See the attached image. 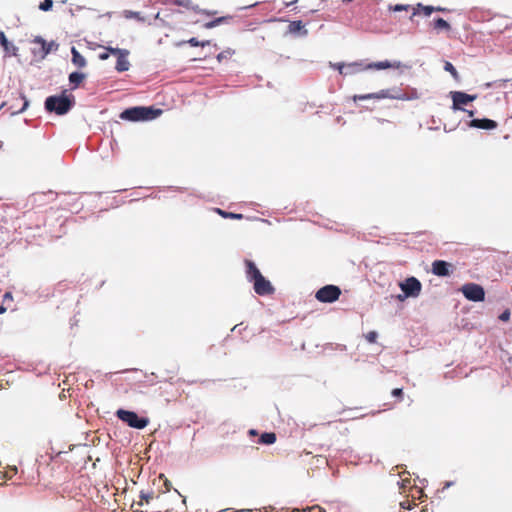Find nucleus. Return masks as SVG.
<instances>
[{"label": "nucleus", "instance_id": "f257e3e1", "mask_svg": "<svg viewBox=\"0 0 512 512\" xmlns=\"http://www.w3.org/2000/svg\"><path fill=\"white\" fill-rule=\"evenodd\" d=\"M246 277L249 282L253 283V289L260 296L272 295L275 288L269 280H267L251 260H245Z\"/></svg>", "mask_w": 512, "mask_h": 512}, {"label": "nucleus", "instance_id": "f03ea898", "mask_svg": "<svg viewBox=\"0 0 512 512\" xmlns=\"http://www.w3.org/2000/svg\"><path fill=\"white\" fill-rule=\"evenodd\" d=\"M162 111L160 109H154L152 107L135 106L125 109L121 112L120 118L122 120L137 122V121H148L158 117Z\"/></svg>", "mask_w": 512, "mask_h": 512}, {"label": "nucleus", "instance_id": "7ed1b4c3", "mask_svg": "<svg viewBox=\"0 0 512 512\" xmlns=\"http://www.w3.org/2000/svg\"><path fill=\"white\" fill-rule=\"evenodd\" d=\"M73 106V102L68 96H49L45 100V108L49 112H55L58 115L66 114Z\"/></svg>", "mask_w": 512, "mask_h": 512}, {"label": "nucleus", "instance_id": "20e7f679", "mask_svg": "<svg viewBox=\"0 0 512 512\" xmlns=\"http://www.w3.org/2000/svg\"><path fill=\"white\" fill-rule=\"evenodd\" d=\"M417 92L416 90H412L411 95H408L407 93H402L400 91H391V90H381L378 93H370V94H364V95H355L354 100H367V99H383V98H391V99H398V100H410L417 98Z\"/></svg>", "mask_w": 512, "mask_h": 512}, {"label": "nucleus", "instance_id": "39448f33", "mask_svg": "<svg viewBox=\"0 0 512 512\" xmlns=\"http://www.w3.org/2000/svg\"><path fill=\"white\" fill-rule=\"evenodd\" d=\"M118 419L126 423L128 426L135 429H143L149 424V419L146 417H139L135 412L124 409L116 411Z\"/></svg>", "mask_w": 512, "mask_h": 512}, {"label": "nucleus", "instance_id": "423d86ee", "mask_svg": "<svg viewBox=\"0 0 512 512\" xmlns=\"http://www.w3.org/2000/svg\"><path fill=\"white\" fill-rule=\"evenodd\" d=\"M32 43L35 45L31 52L32 54L39 58L44 59L51 51H56L59 47L58 43L55 41L47 42L41 36H36Z\"/></svg>", "mask_w": 512, "mask_h": 512}, {"label": "nucleus", "instance_id": "0eeeda50", "mask_svg": "<svg viewBox=\"0 0 512 512\" xmlns=\"http://www.w3.org/2000/svg\"><path fill=\"white\" fill-rule=\"evenodd\" d=\"M391 67H392V65L389 61H381V62H376V63H370L367 65H364L359 62H353V63L346 64V68H344V71H345L344 76L353 75V74L362 72L367 69L381 70V69H388Z\"/></svg>", "mask_w": 512, "mask_h": 512}, {"label": "nucleus", "instance_id": "6e6552de", "mask_svg": "<svg viewBox=\"0 0 512 512\" xmlns=\"http://www.w3.org/2000/svg\"><path fill=\"white\" fill-rule=\"evenodd\" d=\"M341 295V289L336 285H326L320 288L315 298L322 303H333L339 299Z\"/></svg>", "mask_w": 512, "mask_h": 512}, {"label": "nucleus", "instance_id": "1a4fd4ad", "mask_svg": "<svg viewBox=\"0 0 512 512\" xmlns=\"http://www.w3.org/2000/svg\"><path fill=\"white\" fill-rule=\"evenodd\" d=\"M460 290L465 298L470 301L480 302L485 299V291L479 284L467 283L464 284Z\"/></svg>", "mask_w": 512, "mask_h": 512}, {"label": "nucleus", "instance_id": "9d476101", "mask_svg": "<svg viewBox=\"0 0 512 512\" xmlns=\"http://www.w3.org/2000/svg\"><path fill=\"white\" fill-rule=\"evenodd\" d=\"M400 288L406 297H417L422 289L421 282L415 277H409L400 283Z\"/></svg>", "mask_w": 512, "mask_h": 512}, {"label": "nucleus", "instance_id": "9b49d317", "mask_svg": "<svg viewBox=\"0 0 512 512\" xmlns=\"http://www.w3.org/2000/svg\"><path fill=\"white\" fill-rule=\"evenodd\" d=\"M450 96L453 110H463L462 105H466L477 98V95H470L461 91H452Z\"/></svg>", "mask_w": 512, "mask_h": 512}, {"label": "nucleus", "instance_id": "f8f14e48", "mask_svg": "<svg viewBox=\"0 0 512 512\" xmlns=\"http://www.w3.org/2000/svg\"><path fill=\"white\" fill-rule=\"evenodd\" d=\"M469 126L478 129L492 130L497 128L498 124L494 120L484 118L471 120Z\"/></svg>", "mask_w": 512, "mask_h": 512}, {"label": "nucleus", "instance_id": "ddd939ff", "mask_svg": "<svg viewBox=\"0 0 512 512\" xmlns=\"http://www.w3.org/2000/svg\"><path fill=\"white\" fill-rule=\"evenodd\" d=\"M449 267H450V264L447 263L446 261L435 260L432 263V273L437 276H441V277L448 276L450 273Z\"/></svg>", "mask_w": 512, "mask_h": 512}, {"label": "nucleus", "instance_id": "4468645a", "mask_svg": "<svg viewBox=\"0 0 512 512\" xmlns=\"http://www.w3.org/2000/svg\"><path fill=\"white\" fill-rule=\"evenodd\" d=\"M288 33L293 35H307V30L305 29V25L302 21H291L288 25Z\"/></svg>", "mask_w": 512, "mask_h": 512}, {"label": "nucleus", "instance_id": "2eb2a0df", "mask_svg": "<svg viewBox=\"0 0 512 512\" xmlns=\"http://www.w3.org/2000/svg\"><path fill=\"white\" fill-rule=\"evenodd\" d=\"M128 54H129V52L126 50L124 53H122L120 56L117 57L115 69L118 72H124L129 69L130 63L127 60Z\"/></svg>", "mask_w": 512, "mask_h": 512}, {"label": "nucleus", "instance_id": "dca6fc26", "mask_svg": "<svg viewBox=\"0 0 512 512\" xmlns=\"http://www.w3.org/2000/svg\"><path fill=\"white\" fill-rule=\"evenodd\" d=\"M71 54H72V63L75 66H77L78 68H83L86 66L85 58L81 55V53L75 47H72Z\"/></svg>", "mask_w": 512, "mask_h": 512}, {"label": "nucleus", "instance_id": "f3484780", "mask_svg": "<svg viewBox=\"0 0 512 512\" xmlns=\"http://www.w3.org/2000/svg\"><path fill=\"white\" fill-rule=\"evenodd\" d=\"M412 9H413V13H412V15L410 17L411 20L420 11H422L425 16H429L432 12H434L435 7H433V6H424V5L420 4V3H418L417 6L416 7H412Z\"/></svg>", "mask_w": 512, "mask_h": 512}, {"label": "nucleus", "instance_id": "a211bd4d", "mask_svg": "<svg viewBox=\"0 0 512 512\" xmlns=\"http://www.w3.org/2000/svg\"><path fill=\"white\" fill-rule=\"evenodd\" d=\"M276 441V434L274 432H265L260 436L259 443L271 445Z\"/></svg>", "mask_w": 512, "mask_h": 512}, {"label": "nucleus", "instance_id": "6ab92c4d", "mask_svg": "<svg viewBox=\"0 0 512 512\" xmlns=\"http://www.w3.org/2000/svg\"><path fill=\"white\" fill-rule=\"evenodd\" d=\"M85 78V74L79 72H73L69 75V81L74 87H77Z\"/></svg>", "mask_w": 512, "mask_h": 512}, {"label": "nucleus", "instance_id": "aec40b11", "mask_svg": "<svg viewBox=\"0 0 512 512\" xmlns=\"http://www.w3.org/2000/svg\"><path fill=\"white\" fill-rule=\"evenodd\" d=\"M444 69H445V71H447L451 74V76L454 78L455 81H457V82L460 81V75L457 72V70L455 69V67L452 65V63L446 61L444 64Z\"/></svg>", "mask_w": 512, "mask_h": 512}, {"label": "nucleus", "instance_id": "412c9836", "mask_svg": "<svg viewBox=\"0 0 512 512\" xmlns=\"http://www.w3.org/2000/svg\"><path fill=\"white\" fill-rule=\"evenodd\" d=\"M433 26L435 29H443V30H447V31L451 29L450 24L443 18H437L434 21Z\"/></svg>", "mask_w": 512, "mask_h": 512}, {"label": "nucleus", "instance_id": "4be33fe9", "mask_svg": "<svg viewBox=\"0 0 512 512\" xmlns=\"http://www.w3.org/2000/svg\"><path fill=\"white\" fill-rule=\"evenodd\" d=\"M217 212L224 218H231V219H242V214L232 213V212H225L221 209H217Z\"/></svg>", "mask_w": 512, "mask_h": 512}, {"label": "nucleus", "instance_id": "5701e85b", "mask_svg": "<svg viewBox=\"0 0 512 512\" xmlns=\"http://www.w3.org/2000/svg\"><path fill=\"white\" fill-rule=\"evenodd\" d=\"M227 19H229V17H219V18H216L213 21L205 23L204 27L207 28V29L213 28V27H215V26L225 22Z\"/></svg>", "mask_w": 512, "mask_h": 512}, {"label": "nucleus", "instance_id": "b1692460", "mask_svg": "<svg viewBox=\"0 0 512 512\" xmlns=\"http://www.w3.org/2000/svg\"><path fill=\"white\" fill-rule=\"evenodd\" d=\"M187 43H189L193 47H197V46L205 47L210 44V41L209 40L199 41L197 38L193 37V38H190L187 41Z\"/></svg>", "mask_w": 512, "mask_h": 512}, {"label": "nucleus", "instance_id": "393cba45", "mask_svg": "<svg viewBox=\"0 0 512 512\" xmlns=\"http://www.w3.org/2000/svg\"><path fill=\"white\" fill-rule=\"evenodd\" d=\"M53 6L52 0H44L40 3L39 9L42 11H49Z\"/></svg>", "mask_w": 512, "mask_h": 512}, {"label": "nucleus", "instance_id": "a878e982", "mask_svg": "<svg viewBox=\"0 0 512 512\" xmlns=\"http://www.w3.org/2000/svg\"><path fill=\"white\" fill-rule=\"evenodd\" d=\"M411 8L410 5H404V4H396L394 6H389V9L395 12L398 11H407Z\"/></svg>", "mask_w": 512, "mask_h": 512}, {"label": "nucleus", "instance_id": "bb28decb", "mask_svg": "<svg viewBox=\"0 0 512 512\" xmlns=\"http://www.w3.org/2000/svg\"><path fill=\"white\" fill-rule=\"evenodd\" d=\"M140 498H141V501L138 502V505H142L143 501L148 503L153 498V493H145V492L142 491L140 493Z\"/></svg>", "mask_w": 512, "mask_h": 512}, {"label": "nucleus", "instance_id": "cd10ccee", "mask_svg": "<svg viewBox=\"0 0 512 512\" xmlns=\"http://www.w3.org/2000/svg\"><path fill=\"white\" fill-rule=\"evenodd\" d=\"M0 44L7 51L9 49V42L6 38V35L3 31L0 30Z\"/></svg>", "mask_w": 512, "mask_h": 512}, {"label": "nucleus", "instance_id": "c85d7f7f", "mask_svg": "<svg viewBox=\"0 0 512 512\" xmlns=\"http://www.w3.org/2000/svg\"><path fill=\"white\" fill-rule=\"evenodd\" d=\"M378 334L376 331H370L365 335L366 340L369 343H375L377 340Z\"/></svg>", "mask_w": 512, "mask_h": 512}, {"label": "nucleus", "instance_id": "c756f323", "mask_svg": "<svg viewBox=\"0 0 512 512\" xmlns=\"http://www.w3.org/2000/svg\"><path fill=\"white\" fill-rule=\"evenodd\" d=\"M107 51L109 52V54H113L115 56H120L122 53H124L126 50L124 49H120V48H113V47H109L107 48Z\"/></svg>", "mask_w": 512, "mask_h": 512}, {"label": "nucleus", "instance_id": "7c9ffc66", "mask_svg": "<svg viewBox=\"0 0 512 512\" xmlns=\"http://www.w3.org/2000/svg\"><path fill=\"white\" fill-rule=\"evenodd\" d=\"M510 311L508 309H506L505 311H503L500 315H499V320L503 321V322H507L509 321L510 319Z\"/></svg>", "mask_w": 512, "mask_h": 512}, {"label": "nucleus", "instance_id": "2f4dec72", "mask_svg": "<svg viewBox=\"0 0 512 512\" xmlns=\"http://www.w3.org/2000/svg\"><path fill=\"white\" fill-rule=\"evenodd\" d=\"M392 396L397 397L399 400H402L403 398V389L402 388H395L391 392Z\"/></svg>", "mask_w": 512, "mask_h": 512}, {"label": "nucleus", "instance_id": "473e14b6", "mask_svg": "<svg viewBox=\"0 0 512 512\" xmlns=\"http://www.w3.org/2000/svg\"><path fill=\"white\" fill-rule=\"evenodd\" d=\"M17 474V468L9 467V469L5 472V477L11 479L14 475Z\"/></svg>", "mask_w": 512, "mask_h": 512}, {"label": "nucleus", "instance_id": "72a5a7b5", "mask_svg": "<svg viewBox=\"0 0 512 512\" xmlns=\"http://www.w3.org/2000/svg\"><path fill=\"white\" fill-rule=\"evenodd\" d=\"M333 68L337 69L341 75H344V68H346V64L344 63H336L332 65Z\"/></svg>", "mask_w": 512, "mask_h": 512}, {"label": "nucleus", "instance_id": "f704fd0d", "mask_svg": "<svg viewBox=\"0 0 512 512\" xmlns=\"http://www.w3.org/2000/svg\"><path fill=\"white\" fill-rule=\"evenodd\" d=\"M231 54H232V52L230 50L223 51L218 54L217 58H218V60H221L222 58H226L228 55H231Z\"/></svg>", "mask_w": 512, "mask_h": 512}, {"label": "nucleus", "instance_id": "c9c22d12", "mask_svg": "<svg viewBox=\"0 0 512 512\" xmlns=\"http://www.w3.org/2000/svg\"><path fill=\"white\" fill-rule=\"evenodd\" d=\"M309 510L311 512H326L325 509H323L322 507H320L318 505H315V506L309 508Z\"/></svg>", "mask_w": 512, "mask_h": 512}, {"label": "nucleus", "instance_id": "e433bc0d", "mask_svg": "<svg viewBox=\"0 0 512 512\" xmlns=\"http://www.w3.org/2000/svg\"><path fill=\"white\" fill-rule=\"evenodd\" d=\"M99 58H100L101 60H106V59H108V58H109V52L107 51V52H104V53L99 54Z\"/></svg>", "mask_w": 512, "mask_h": 512}, {"label": "nucleus", "instance_id": "4c0bfd02", "mask_svg": "<svg viewBox=\"0 0 512 512\" xmlns=\"http://www.w3.org/2000/svg\"><path fill=\"white\" fill-rule=\"evenodd\" d=\"M164 484H165V487H166V491H170L171 486H172L171 482L168 479H165Z\"/></svg>", "mask_w": 512, "mask_h": 512}, {"label": "nucleus", "instance_id": "58836bf2", "mask_svg": "<svg viewBox=\"0 0 512 512\" xmlns=\"http://www.w3.org/2000/svg\"><path fill=\"white\" fill-rule=\"evenodd\" d=\"M4 299H12V294L10 292L5 293Z\"/></svg>", "mask_w": 512, "mask_h": 512}, {"label": "nucleus", "instance_id": "ea45409f", "mask_svg": "<svg viewBox=\"0 0 512 512\" xmlns=\"http://www.w3.org/2000/svg\"><path fill=\"white\" fill-rule=\"evenodd\" d=\"M465 111L467 112L469 117L474 116V111H472V110H465Z\"/></svg>", "mask_w": 512, "mask_h": 512}, {"label": "nucleus", "instance_id": "a19ab883", "mask_svg": "<svg viewBox=\"0 0 512 512\" xmlns=\"http://www.w3.org/2000/svg\"><path fill=\"white\" fill-rule=\"evenodd\" d=\"M6 311V308L4 306H0V314H3Z\"/></svg>", "mask_w": 512, "mask_h": 512}, {"label": "nucleus", "instance_id": "79ce46f5", "mask_svg": "<svg viewBox=\"0 0 512 512\" xmlns=\"http://www.w3.org/2000/svg\"><path fill=\"white\" fill-rule=\"evenodd\" d=\"M445 9L441 8V7H435L434 11H444Z\"/></svg>", "mask_w": 512, "mask_h": 512}, {"label": "nucleus", "instance_id": "37998d69", "mask_svg": "<svg viewBox=\"0 0 512 512\" xmlns=\"http://www.w3.org/2000/svg\"><path fill=\"white\" fill-rule=\"evenodd\" d=\"M249 434H251V435H256V431H255L254 429H251V430L249 431Z\"/></svg>", "mask_w": 512, "mask_h": 512}, {"label": "nucleus", "instance_id": "c03bdc74", "mask_svg": "<svg viewBox=\"0 0 512 512\" xmlns=\"http://www.w3.org/2000/svg\"><path fill=\"white\" fill-rule=\"evenodd\" d=\"M342 1L348 3V2H351L352 0H342Z\"/></svg>", "mask_w": 512, "mask_h": 512}]
</instances>
